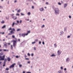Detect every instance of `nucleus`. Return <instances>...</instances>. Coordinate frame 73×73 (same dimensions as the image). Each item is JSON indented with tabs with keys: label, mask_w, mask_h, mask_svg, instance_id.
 Returning a JSON list of instances; mask_svg holds the SVG:
<instances>
[{
	"label": "nucleus",
	"mask_w": 73,
	"mask_h": 73,
	"mask_svg": "<svg viewBox=\"0 0 73 73\" xmlns=\"http://www.w3.org/2000/svg\"><path fill=\"white\" fill-rule=\"evenodd\" d=\"M27 55L28 56H30V54H29V53H28Z\"/></svg>",
	"instance_id": "nucleus-45"
},
{
	"label": "nucleus",
	"mask_w": 73,
	"mask_h": 73,
	"mask_svg": "<svg viewBox=\"0 0 73 73\" xmlns=\"http://www.w3.org/2000/svg\"><path fill=\"white\" fill-rule=\"evenodd\" d=\"M58 5H61V3H60V2H59V3H58Z\"/></svg>",
	"instance_id": "nucleus-27"
},
{
	"label": "nucleus",
	"mask_w": 73,
	"mask_h": 73,
	"mask_svg": "<svg viewBox=\"0 0 73 73\" xmlns=\"http://www.w3.org/2000/svg\"><path fill=\"white\" fill-rule=\"evenodd\" d=\"M45 27V25H43L41 27V28H44V27Z\"/></svg>",
	"instance_id": "nucleus-20"
},
{
	"label": "nucleus",
	"mask_w": 73,
	"mask_h": 73,
	"mask_svg": "<svg viewBox=\"0 0 73 73\" xmlns=\"http://www.w3.org/2000/svg\"><path fill=\"white\" fill-rule=\"evenodd\" d=\"M35 41H38V39H36L35 40Z\"/></svg>",
	"instance_id": "nucleus-62"
},
{
	"label": "nucleus",
	"mask_w": 73,
	"mask_h": 73,
	"mask_svg": "<svg viewBox=\"0 0 73 73\" xmlns=\"http://www.w3.org/2000/svg\"><path fill=\"white\" fill-rule=\"evenodd\" d=\"M15 39L16 40H13V46H14V47H15V46L16 45V42H17V39L16 38H15Z\"/></svg>",
	"instance_id": "nucleus-3"
},
{
	"label": "nucleus",
	"mask_w": 73,
	"mask_h": 73,
	"mask_svg": "<svg viewBox=\"0 0 73 73\" xmlns=\"http://www.w3.org/2000/svg\"><path fill=\"white\" fill-rule=\"evenodd\" d=\"M7 62V59H5L4 61V62Z\"/></svg>",
	"instance_id": "nucleus-57"
},
{
	"label": "nucleus",
	"mask_w": 73,
	"mask_h": 73,
	"mask_svg": "<svg viewBox=\"0 0 73 73\" xmlns=\"http://www.w3.org/2000/svg\"><path fill=\"white\" fill-rule=\"evenodd\" d=\"M15 22H13L12 24V27H14V25H15Z\"/></svg>",
	"instance_id": "nucleus-16"
},
{
	"label": "nucleus",
	"mask_w": 73,
	"mask_h": 73,
	"mask_svg": "<svg viewBox=\"0 0 73 73\" xmlns=\"http://www.w3.org/2000/svg\"><path fill=\"white\" fill-rule=\"evenodd\" d=\"M62 52L60 50H59L57 52V54L59 56V55H60V54H61V52Z\"/></svg>",
	"instance_id": "nucleus-6"
},
{
	"label": "nucleus",
	"mask_w": 73,
	"mask_h": 73,
	"mask_svg": "<svg viewBox=\"0 0 73 73\" xmlns=\"http://www.w3.org/2000/svg\"><path fill=\"white\" fill-rule=\"evenodd\" d=\"M0 54L1 55H3V53L2 52H1L0 53Z\"/></svg>",
	"instance_id": "nucleus-33"
},
{
	"label": "nucleus",
	"mask_w": 73,
	"mask_h": 73,
	"mask_svg": "<svg viewBox=\"0 0 73 73\" xmlns=\"http://www.w3.org/2000/svg\"><path fill=\"white\" fill-rule=\"evenodd\" d=\"M33 4H35V5H36V3L35 2H34Z\"/></svg>",
	"instance_id": "nucleus-56"
},
{
	"label": "nucleus",
	"mask_w": 73,
	"mask_h": 73,
	"mask_svg": "<svg viewBox=\"0 0 73 73\" xmlns=\"http://www.w3.org/2000/svg\"><path fill=\"white\" fill-rule=\"evenodd\" d=\"M16 58H19V56H16Z\"/></svg>",
	"instance_id": "nucleus-52"
},
{
	"label": "nucleus",
	"mask_w": 73,
	"mask_h": 73,
	"mask_svg": "<svg viewBox=\"0 0 73 73\" xmlns=\"http://www.w3.org/2000/svg\"><path fill=\"white\" fill-rule=\"evenodd\" d=\"M34 54H33V53H32L31 54V56H33V55Z\"/></svg>",
	"instance_id": "nucleus-48"
},
{
	"label": "nucleus",
	"mask_w": 73,
	"mask_h": 73,
	"mask_svg": "<svg viewBox=\"0 0 73 73\" xmlns=\"http://www.w3.org/2000/svg\"><path fill=\"white\" fill-rule=\"evenodd\" d=\"M29 33H30V31H27V33H26V34H28H28Z\"/></svg>",
	"instance_id": "nucleus-26"
},
{
	"label": "nucleus",
	"mask_w": 73,
	"mask_h": 73,
	"mask_svg": "<svg viewBox=\"0 0 73 73\" xmlns=\"http://www.w3.org/2000/svg\"><path fill=\"white\" fill-rule=\"evenodd\" d=\"M6 19H7V20H8V19H9V17H6Z\"/></svg>",
	"instance_id": "nucleus-41"
},
{
	"label": "nucleus",
	"mask_w": 73,
	"mask_h": 73,
	"mask_svg": "<svg viewBox=\"0 0 73 73\" xmlns=\"http://www.w3.org/2000/svg\"><path fill=\"white\" fill-rule=\"evenodd\" d=\"M25 60H28L29 59L28 58H25Z\"/></svg>",
	"instance_id": "nucleus-47"
},
{
	"label": "nucleus",
	"mask_w": 73,
	"mask_h": 73,
	"mask_svg": "<svg viewBox=\"0 0 73 73\" xmlns=\"http://www.w3.org/2000/svg\"><path fill=\"white\" fill-rule=\"evenodd\" d=\"M23 73H25V71H23Z\"/></svg>",
	"instance_id": "nucleus-64"
},
{
	"label": "nucleus",
	"mask_w": 73,
	"mask_h": 73,
	"mask_svg": "<svg viewBox=\"0 0 73 73\" xmlns=\"http://www.w3.org/2000/svg\"><path fill=\"white\" fill-rule=\"evenodd\" d=\"M64 32H63V31H61L60 32V36H62V35H63L64 34Z\"/></svg>",
	"instance_id": "nucleus-10"
},
{
	"label": "nucleus",
	"mask_w": 73,
	"mask_h": 73,
	"mask_svg": "<svg viewBox=\"0 0 73 73\" xmlns=\"http://www.w3.org/2000/svg\"><path fill=\"white\" fill-rule=\"evenodd\" d=\"M64 70L65 71V70H66V68H64Z\"/></svg>",
	"instance_id": "nucleus-58"
},
{
	"label": "nucleus",
	"mask_w": 73,
	"mask_h": 73,
	"mask_svg": "<svg viewBox=\"0 0 73 73\" xmlns=\"http://www.w3.org/2000/svg\"><path fill=\"white\" fill-rule=\"evenodd\" d=\"M60 69H63V67H60Z\"/></svg>",
	"instance_id": "nucleus-50"
},
{
	"label": "nucleus",
	"mask_w": 73,
	"mask_h": 73,
	"mask_svg": "<svg viewBox=\"0 0 73 73\" xmlns=\"http://www.w3.org/2000/svg\"><path fill=\"white\" fill-rule=\"evenodd\" d=\"M17 2V0H15V1L14 3H16Z\"/></svg>",
	"instance_id": "nucleus-54"
},
{
	"label": "nucleus",
	"mask_w": 73,
	"mask_h": 73,
	"mask_svg": "<svg viewBox=\"0 0 73 73\" xmlns=\"http://www.w3.org/2000/svg\"><path fill=\"white\" fill-rule=\"evenodd\" d=\"M16 15V16H20V14H17Z\"/></svg>",
	"instance_id": "nucleus-29"
},
{
	"label": "nucleus",
	"mask_w": 73,
	"mask_h": 73,
	"mask_svg": "<svg viewBox=\"0 0 73 73\" xmlns=\"http://www.w3.org/2000/svg\"><path fill=\"white\" fill-rule=\"evenodd\" d=\"M39 10L41 12L43 11L44 10V8L42 7L39 9Z\"/></svg>",
	"instance_id": "nucleus-8"
},
{
	"label": "nucleus",
	"mask_w": 73,
	"mask_h": 73,
	"mask_svg": "<svg viewBox=\"0 0 73 73\" xmlns=\"http://www.w3.org/2000/svg\"><path fill=\"white\" fill-rule=\"evenodd\" d=\"M18 65H19V64H20V62H17V63Z\"/></svg>",
	"instance_id": "nucleus-46"
},
{
	"label": "nucleus",
	"mask_w": 73,
	"mask_h": 73,
	"mask_svg": "<svg viewBox=\"0 0 73 73\" xmlns=\"http://www.w3.org/2000/svg\"><path fill=\"white\" fill-rule=\"evenodd\" d=\"M6 27V26L5 25H4L2 27V29H4V28H5Z\"/></svg>",
	"instance_id": "nucleus-15"
},
{
	"label": "nucleus",
	"mask_w": 73,
	"mask_h": 73,
	"mask_svg": "<svg viewBox=\"0 0 73 73\" xmlns=\"http://www.w3.org/2000/svg\"><path fill=\"white\" fill-rule=\"evenodd\" d=\"M13 33H9L8 34V35H12Z\"/></svg>",
	"instance_id": "nucleus-28"
},
{
	"label": "nucleus",
	"mask_w": 73,
	"mask_h": 73,
	"mask_svg": "<svg viewBox=\"0 0 73 73\" xmlns=\"http://www.w3.org/2000/svg\"><path fill=\"white\" fill-rule=\"evenodd\" d=\"M9 1H8L7 4H9Z\"/></svg>",
	"instance_id": "nucleus-55"
},
{
	"label": "nucleus",
	"mask_w": 73,
	"mask_h": 73,
	"mask_svg": "<svg viewBox=\"0 0 73 73\" xmlns=\"http://www.w3.org/2000/svg\"><path fill=\"white\" fill-rule=\"evenodd\" d=\"M12 37H13V38H15V35H13L12 36Z\"/></svg>",
	"instance_id": "nucleus-30"
},
{
	"label": "nucleus",
	"mask_w": 73,
	"mask_h": 73,
	"mask_svg": "<svg viewBox=\"0 0 73 73\" xmlns=\"http://www.w3.org/2000/svg\"><path fill=\"white\" fill-rule=\"evenodd\" d=\"M46 4L47 5H48V4H49V3H48V2H46Z\"/></svg>",
	"instance_id": "nucleus-37"
},
{
	"label": "nucleus",
	"mask_w": 73,
	"mask_h": 73,
	"mask_svg": "<svg viewBox=\"0 0 73 73\" xmlns=\"http://www.w3.org/2000/svg\"><path fill=\"white\" fill-rule=\"evenodd\" d=\"M41 44V42L40 41H39V44Z\"/></svg>",
	"instance_id": "nucleus-40"
},
{
	"label": "nucleus",
	"mask_w": 73,
	"mask_h": 73,
	"mask_svg": "<svg viewBox=\"0 0 73 73\" xmlns=\"http://www.w3.org/2000/svg\"><path fill=\"white\" fill-rule=\"evenodd\" d=\"M58 73H62V71L61 70H59L58 72Z\"/></svg>",
	"instance_id": "nucleus-17"
},
{
	"label": "nucleus",
	"mask_w": 73,
	"mask_h": 73,
	"mask_svg": "<svg viewBox=\"0 0 73 73\" xmlns=\"http://www.w3.org/2000/svg\"><path fill=\"white\" fill-rule=\"evenodd\" d=\"M2 63V62H0V65H1Z\"/></svg>",
	"instance_id": "nucleus-61"
},
{
	"label": "nucleus",
	"mask_w": 73,
	"mask_h": 73,
	"mask_svg": "<svg viewBox=\"0 0 73 73\" xmlns=\"http://www.w3.org/2000/svg\"><path fill=\"white\" fill-rule=\"evenodd\" d=\"M15 15V14H12L11 15L12 16H14Z\"/></svg>",
	"instance_id": "nucleus-38"
},
{
	"label": "nucleus",
	"mask_w": 73,
	"mask_h": 73,
	"mask_svg": "<svg viewBox=\"0 0 73 73\" xmlns=\"http://www.w3.org/2000/svg\"><path fill=\"white\" fill-rule=\"evenodd\" d=\"M70 36H67L68 38H70Z\"/></svg>",
	"instance_id": "nucleus-39"
},
{
	"label": "nucleus",
	"mask_w": 73,
	"mask_h": 73,
	"mask_svg": "<svg viewBox=\"0 0 73 73\" xmlns=\"http://www.w3.org/2000/svg\"><path fill=\"white\" fill-rule=\"evenodd\" d=\"M56 56V55H55L54 54H53L51 55L50 56H51V57H55V56Z\"/></svg>",
	"instance_id": "nucleus-12"
},
{
	"label": "nucleus",
	"mask_w": 73,
	"mask_h": 73,
	"mask_svg": "<svg viewBox=\"0 0 73 73\" xmlns=\"http://www.w3.org/2000/svg\"><path fill=\"white\" fill-rule=\"evenodd\" d=\"M31 8H32V9H34V6H32L31 7Z\"/></svg>",
	"instance_id": "nucleus-32"
},
{
	"label": "nucleus",
	"mask_w": 73,
	"mask_h": 73,
	"mask_svg": "<svg viewBox=\"0 0 73 73\" xmlns=\"http://www.w3.org/2000/svg\"><path fill=\"white\" fill-rule=\"evenodd\" d=\"M17 22L18 24H19V21H17Z\"/></svg>",
	"instance_id": "nucleus-44"
},
{
	"label": "nucleus",
	"mask_w": 73,
	"mask_h": 73,
	"mask_svg": "<svg viewBox=\"0 0 73 73\" xmlns=\"http://www.w3.org/2000/svg\"><path fill=\"white\" fill-rule=\"evenodd\" d=\"M30 62H31L30 61L28 62V64H30Z\"/></svg>",
	"instance_id": "nucleus-51"
},
{
	"label": "nucleus",
	"mask_w": 73,
	"mask_h": 73,
	"mask_svg": "<svg viewBox=\"0 0 73 73\" xmlns=\"http://www.w3.org/2000/svg\"><path fill=\"white\" fill-rule=\"evenodd\" d=\"M15 63H14L11 66H10L9 68L10 69L12 68H14L15 67Z\"/></svg>",
	"instance_id": "nucleus-7"
},
{
	"label": "nucleus",
	"mask_w": 73,
	"mask_h": 73,
	"mask_svg": "<svg viewBox=\"0 0 73 73\" xmlns=\"http://www.w3.org/2000/svg\"><path fill=\"white\" fill-rule=\"evenodd\" d=\"M6 70H9V68H6Z\"/></svg>",
	"instance_id": "nucleus-49"
},
{
	"label": "nucleus",
	"mask_w": 73,
	"mask_h": 73,
	"mask_svg": "<svg viewBox=\"0 0 73 73\" xmlns=\"http://www.w3.org/2000/svg\"><path fill=\"white\" fill-rule=\"evenodd\" d=\"M55 15H59L60 13V10L58 8H55L54 9Z\"/></svg>",
	"instance_id": "nucleus-1"
},
{
	"label": "nucleus",
	"mask_w": 73,
	"mask_h": 73,
	"mask_svg": "<svg viewBox=\"0 0 73 73\" xmlns=\"http://www.w3.org/2000/svg\"><path fill=\"white\" fill-rule=\"evenodd\" d=\"M27 15H31V13L30 12H29L27 13Z\"/></svg>",
	"instance_id": "nucleus-25"
},
{
	"label": "nucleus",
	"mask_w": 73,
	"mask_h": 73,
	"mask_svg": "<svg viewBox=\"0 0 73 73\" xmlns=\"http://www.w3.org/2000/svg\"><path fill=\"white\" fill-rule=\"evenodd\" d=\"M54 47H55V48H56L57 47V45L56 43L54 44Z\"/></svg>",
	"instance_id": "nucleus-21"
},
{
	"label": "nucleus",
	"mask_w": 73,
	"mask_h": 73,
	"mask_svg": "<svg viewBox=\"0 0 73 73\" xmlns=\"http://www.w3.org/2000/svg\"><path fill=\"white\" fill-rule=\"evenodd\" d=\"M12 18L14 19V20H16L17 19V17L15 16H13Z\"/></svg>",
	"instance_id": "nucleus-11"
},
{
	"label": "nucleus",
	"mask_w": 73,
	"mask_h": 73,
	"mask_svg": "<svg viewBox=\"0 0 73 73\" xmlns=\"http://www.w3.org/2000/svg\"><path fill=\"white\" fill-rule=\"evenodd\" d=\"M42 44L43 45H44L45 44V43H44V41L42 42Z\"/></svg>",
	"instance_id": "nucleus-36"
},
{
	"label": "nucleus",
	"mask_w": 73,
	"mask_h": 73,
	"mask_svg": "<svg viewBox=\"0 0 73 73\" xmlns=\"http://www.w3.org/2000/svg\"><path fill=\"white\" fill-rule=\"evenodd\" d=\"M66 62H68L69 61V58H67L66 60Z\"/></svg>",
	"instance_id": "nucleus-13"
},
{
	"label": "nucleus",
	"mask_w": 73,
	"mask_h": 73,
	"mask_svg": "<svg viewBox=\"0 0 73 73\" xmlns=\"http://www.w3.org/2000/svg\"><path fill=\"white\" fill-rule=\"evenodd\" d=\"M27 57V56L26 55H25V58H26V57Z\"/></svg>",
	"instance_id": "nucleus-53"
},
{
	"label": "nucleus",
	"mask_w": 73,
	"mask_h": 73,
	"mask_svg": "<svg viewBox=\"0 0 73 73\" xmlns=\"http://www.w3.org/2000/svg\"><path fill=\"white\" fill-rule=\"evenodd\" d=\"M11 49H13V47H12V45H11Z\"/></svg>",
	"instance_id": "nucleus-59"
},
{
	"label": "nucleus",
	"mask_w": 73,
	"mask_h": 73,
	"mask_svg": "<svg viewBox=\"0 0 73 73\" xmlns=\"http://www.w3.org/2000/svg\"><path fill=\"white\" fill-rule=\"evenodd\" d=\"M1 23H2V24H3V23H4V21H1Z\"/></svg>",
	"instance_id": "nucleus-24"
},
{
	"label": "nucleus",
	"mask_w": 73,
	"mask_h": 73,
	"mask_svg": "<svg viewBox=\"0 0 73 73\" xmlns=\"http://www.w3.org/2000/svg\"><path fill=\"white\" fill-rule=\"evenodd\" d=\"M69 17L70 19H71V18H72V17H71V16L70 15L69 16Z\"/></svg>",
	"instance_id": "nucleus-42"
},
{
	"label": "nucleus",
	"mask_w": 73,
	"mask_h": 73,
	"mask_svg": "<svg viewBox=\"0 0 73 73\" xmlns=\"http://www.w3.org/2000/svg\"><path fill=\"white\" fill-rule=\"evenodd\" d=\"M7 43H5V44H4V47H5V48H7Z\"/></svg>",
	"instance_id": "nucleus-9"
},
{
	"label": "nucleus",
	"mask_w": 73,
	"mask_h": 73,
	"mask_svg": "<svg viewBox=\"0 0 73 73\" xmlns=\"http://www.w3.org/2000/svg\"><path fill=\"white\" fill-rule=\"evenodd\" d=\"M21 11V9H19L17 11V12H18V13H19V12H20Z\"/></svg>",
	"instance_id": "nucleus-23"
},
{
	"label": "nucleus",
	"mask_w": 73,
	"mask_h": 73,
	"mask_svg": "<svg viewBox=\"0 0 73 73\" xmlns=\"http://www.w3.org/2000/svg\"><path fill=\"white\" fill-rule=\"evenodd\" d=\"M5 57V55H4L3 56L0 55V61L1 60H4V58Z\"/></svg>",
	"instance_id": "nucleus-5"
},
{
	"label": "nucleus",
	"mask_w": 73,
	"mask_h": 73,
	"mask_svg": "<svg viewBox=\"0 0 73 73\" xmlns=\"http://www.w3.org/2000/svg\"><path fill=\"white\" fill-rule=\"evenodd\" d=\"M22 23V20H20V24H21Z\"/></svg>",
	"instance_id": "nucleus-43"
},
{
	"label": "nucleus",
	"mask_w": 73,
	"mask_h": 73,
	"mask_svg": "<svg viewBox=\"0 0 73 73\" xmlns=\"http://www.w3.org/2000/svg\"><path fill=\"white\" fill-rule=\"evenodd\" d=\"M27 73H31V72H27Z\"/></svg>",
	"instance_id": "nucleus-63"
},
{
	"label": "nucleus",
	"mask_w": 73,
	"mask_h": 73,
	"mask_svg": "<svg viewBox=\"0 0 73 73\" xmlns=\"http://www.w3.org/2000/svg\"><path fill=\"white\" fill-rule=\"evenodd\" d=\"M3 51H4V52H8V50H7L6 49H4Z\"/></svg>",
	"instance_id": "nucleus-19"
},
{
	"label": "nucleus",
	"mask_w": 73,
	"mask_h": 73,
	"mask_svg": "<svg viewBox=\"0 0 73 73\" xmlns=\"http://www.w3.org/2000/svg\"><path fill=\"white\" fill-rule=\"evenodd\" d=\"M21 15H22V16H24V15H25V14H23L22 13H21Z\"/></svg>",
	"instance_id": "nucleus-31"
},
{
	"label": "nucleus",
	"mask_w": 73,
	"mask_h": 73,
	"mask_svg": "<svg viewBox=\"0 0 73 73\" xmlns=\"http://www.w3.org/2000/svg\"><path fill=\"white\" fill-rule=\"evenodd\" d=\"M19 67H20V68H21V66H22V65L19 64Z\"/></svg>",
	"instance_id": "nucleus-34"
},
{
	"label": "nucleus",
	"mask_w": 73,
	"mask_h": 73,
	"mask_svg": "<svg viewBox=\"0 0 73 73\" xmlns=\"http://www.w3.org/2000/svg\"><path fill=\"white\" fill-rule=\"evenodd\" d=\"M8 30L9 31L11 30V31H10V33H15V32H13V31H15V29L14 28H13L12 29V28L11 27L9 28Z\"/></svg>",
	"instance_id": "nucleus-2"
},
{
	"label": "nucleus",
	"mask_w": 73,
	"mask_h": 73,
	"mask_svg": "<svg viewBox=\"0 0 73 73\" xmlns=\"http://www.w3.org/2000/svg\"><path fill=\"white\" fill-rule=\"evenodd\" d=\"M2 50H3L0 49V52H1V51H2Z\"/></svg>",
	"instance_id": "nucleus-60"
},
{
	"label": "nucleus",
	"mask_w": 73,
	"mask_h": 73,
	"mask_svg": "<svg viewBox=\"0 0 73 73\" xmlns=\"http://www.w3.org/2000/svg\"><path fill=\"white\" fill-rule=\"evenodd\" d=\"M20 36H22L23 37H25V36L28 35V34H26L25 33H23L21 35L20 34H19Z\"/></svg>",
	"instance_id": "nucleus-4"
},
{
	"label": "nucleus",
	"mask_w": 73,
	"mask_h": 73,
	"mask_svg": "<svg viewBox=\"0 0 73 73\" xmlns=\"http://www.w3.org/2000/svg\"><path fill=\"white\" fill-rule=\"evenodd\" d=\"M67 4L65 3L64 5V8H66L67 7Z\"/></svg>",
	"instance_id": "nucleus-14"
},
{
	"label": "nucleus",
	"mask_w": 73,
	"mask_h": 73,
	"mask_svg": "<svg viewBox=\"0 0 73 73\" xmlns=\"http://www.w3.org/2000/svg\"><path fill=\"white\" fill-rule=\"evenodd\" d=\"M7 59H8V61H11V58H10L9 57Z\"/></svg>",
	"instance_id": "nucleus-18"
},
{
	"label": "nucleus",
	"mask_w": 73,
	"mask_h": 73,
	"mask_svg": "<svg viewBox=\"0 0 73 73\" xmlns=\"http://www.w3.org/2000/svg\"><path fill=\"white\" fill-rule=\"evenodd\" d=\"M35 43H36V42H32V44H35Z\"/></svg>",
	"instance_id": "nucleus-35"
},
{
	"label": "nucleus",
	"mask_w": 73,
	"mask_h": 73,
	"mask_svg": "<svg viewBox=\"0 0 73 73\" xmlns=\"http://www.w3.org/2000/svg\"><path fill=\"white\" fill-rule=\"evenodd\" d=\"M21 30V29H17V31H20Z\"/></svg>",
	"instance_id": "nucleus-22"
}]
</instances>
